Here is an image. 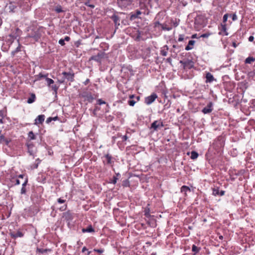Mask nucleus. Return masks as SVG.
<instances>
[{"mask_svg":"<svg viewBox=\"0 0 255 255\" xmlns=\"http://www.w3.org/2000/svg\"><path fill=\"white\" fill-rule=\"evenodd\" d=\"M21 50V45L19 43L17 47L13 51L11 52V54L12 56H14L16 53L19 52Z\"/></svg>","mask_w":255,"mask_h":255,"instance_id":"32","label":"nucleus"},{"mask_svg":"<svg viewBox=\"0 0 255 255\" xmlns=\"http://www.w3.org/2000/svg\"><path fill=\"white\" fill-rule=\"evenodd\" d=\"M207 18L205 14H199L195 17L194 28L197 31H199L204 27L207 23Z\"/></svg>","mask_w":255,"mask_h":255,"instance_id":"1","label":"nucleus"},{"mask_svg":"<svg viewBox=\"0 0 255 255\" xmlns=\"http://www.w3.org/2000/svg\"><path fill=\"white\" fill-rule=\"evenodd\" d=\"M127 139H128V136H127V135H125L122 137V141H126L127 140Z\"/></svg>","mask_w":255,"mask_h":255,"instance_id":"57","label":"nucleus"},{"mask_svg":"<svg viewBox=\"0 0 255 255\" xmlns=\"http://www.w3.org/2000/svg\"><path fill=\"white\" fill-rule=\"evenodd\" d=\"M201 248L196 246L195 245H192V252H194L195 254H198Z\"/></svg>","mask_w":255,"mask_h":255,"instance_id":"27","label":"nucleus"},{"mask_svg":"<svg viewBox=\"0 0 255 255\" xmlns=\"http://www.w3.org/2000/svg\"><path fill=\"white\" fill-rule=\"evenodd\" d=\"M52 121V118L49 117V118L47 119L46 122L48 124V123H50Z\"/></svg>","mask_w":255,"mask_h":255,"instance_id":"56","label":"nucleus"},{"mask_svg":"<svg viewBox=\"0 0 255 255\" xmlns=\"http://www.w3.org/2000/svg\"><path fill=\"white\" fill-rule=\"evenodd\" d=\"M45 120V116L44 115H39L35 120V125L42 124Z\"/></svg>","mask_w":255,"mask_h":255,"instance_id":"16","label":"nucleus"},{"mask_svg":"<svg viewBox=\"0 0 255 255\" xmlns=\"http://www.w3.org/2000/svg\"><path fill=\"white\" fill-rule=\"evenodd\" d=\"M48 74H46L44 75V74H42L41 73H40L39 74L35 76V80H34V81H39L41 78H46V77L48 76Z\"/></svg>","mask_w":255,"mask_h":255,"instance_id":"22","label":"nucleus"},{"mask_svg":"<svg viewBox=\"0 0 255 255\" xmlns=\"http://www.w3.org/2000/svg\"><path fill=\"white\" fill-rule=\"evenodd\" d=\"M162 24L160 23L159 21H156L154 23V27H156L157 26H160L161 27Z\"/></svg>","mask_w":255,"mask_h":255,"instance_id":"51","label":"nucleus"},{"mask_svg":"<svg viewBox=\"0 0 255 255\" xmlns=\"http://www.w3.org/2000/svg\"><path fill=\"white\" fill-rule=\"evenodd\" d=\"M168 50L167 46H165L160 51V54L163 56H166L167 55Z\"/></svg>","mask_w":255,"mask_h":255,"instance_id":"25","label":"nucleus"},{"mask_svg":"<svg viewBox=\"0 0 255 255\" xmlns=\"http://www.w3.org/2000/svg\"><path fill=\"white\" fill-rule=\"evenodd\" d=\"M191 40H190L188 41V45L185 47V49L186 50H189L191 49Z\"/></svg>","mask_w":255,"mask_h":255,"instance_id":"42","label":"nucleus"},{"mask_svg":"<svg viewBox=\"0 0 255 255\" xmlns=\"http://www.w3.org/2000/svg\"><path fill=\"white\" fill-rule=\"evenodd\" d=\"M36 99V96L34 94H31L30 97L28 99L27 102L28 104H31L33 103Z\"/></svg>","mask_w":255,"mask_h":255,"instance_id":"26","label":"nucleus"},{"mask_svg":"<svg viewBox=\"0 0 255 255\" xmlns=\"http://www.w3.org/2000/svg\"><path fill=\"white\" fill-rule=\"evenodd\" d=\"M67 206L66 204L62 206V207H61L60 208H59V210L61 211H64L65 210H66L67 209Z\"/></svg>","mask_w":255,"mask_h":255,"instance_id":"46","label":"nucleus"},{"mask_svg":"<svg viewBox=\"0 0 255 255\" xmlns=\"http://www.w3.org/2000/svg\"><path fill=\"white\" fill-rule=\"evenodd\" d=\"M232 46L234 47V48H236L238 46V44H236V42L235 41H233L232 42Z\"/></svg>","mask_w":255,"mask_h":255,"instance_id":"63","label":"nucleus"},{"mask_svg":"<svg viewBox=\"0 0 255 255\" xmlns=\"http://www.w3.org/2000/svg\"><path fill=\"white\" fill-rule=\"evenodd\" d=\"M164 126L162 122L160 121H155L151 125V128H153L154 130H157L158 128Z\"/></svg>","mask_w":255,"mask_h":255,"instance_id":"10","label":"nucleus"},{"mask_svg":"<svg viewBox=\"0 0 255 255\" xmlns=\"http://www.w3.org/2000/svg\"><path fill=\"white\" fill-rule=\"evenodd\" d=\"M85 4L87 6H88L91 7V8H92L95 7V5L94 4H90L89 2H86Z\"/></svg>","mask_w":255,"mask_h":255,"instance_id":"49","label":"nucleus"},{"mask_svg":"<svg viewBox=\"0 0 255 255\" xmlns=\"http://www.w3.org/2000/svg\"><path fill=\"white\" fill-rule=\"evenodd\" d=\"M254 61H255V58H254L253 57L250 56L246 59L245 63L251 64Z\"/></svg>","mask_w":255,"mask_h":255,"instance_id":"30","label":"nucleus"},{"mask_svg":"<svg viewBox=\"0 0 255 255\" xmlns=\"http://www.w3.org/2000/svg\"><path fill=\"white\" fill-rule=\"evenodd\" d=\"M228 17H229L228 13L225 14L223 17V22L222 23H226L228 20Z\"/></svg>","mask_w":255,"mask_h":255,"instance_id":"36","label":"nucleus"},{"mask_svg":"<svg viewBox=\"0 0 255 255\" xmlns=\"http://www.w3.org/2000/svg\"><path fill=\"white\" fill-rule=\"evenodd\" d=\"M136 102V101H135L133 100H129L128 101V104L130 106H133Z\"/></svg>","mask_w":255,"mask_h":255,"instance_id":"40","label":"nucleus"},{"mask_svg":"<svg viewBox=\"0 0 255 255\" xmlns=\"http://www.w3.org/2000/svg\"><path fill=\"white\" fill-rule=\"evenodd\" d=\"M198 155V153L197 152L192 151V159H196Z\"/></svg>","mask_w":255,"mask_h":255,"instance_id":"39","label":"nucleus"},{"mask_svg":"<svg viewBox=\"0 0 255 255\" xmlns=\"http://www.w3.org/2000/svg\"><path fill=\"white\" fill-rule=\"evenodd\" d=\"M64 40V41H69L70 40V38L69 36H66L65 37Z\"/></svg>","mask_w":255,"mask_h":255,"instance_id":"61","label":"nucleus"},{"mask_svg":"<svg viewBox=\"0 0 255 255\" xmlns=\"http://www.w3.org/2000/svg\"><path fill=\"white\" fill-rule=\"evenodd\" d=\"M10 237L15 239L16 238L18 237H22L23 236V234L22 232L20 231H18L16 233L15 232H11L10 233Z\"/></svg>","mask_w":255,"mask_h":255,"instance_id":"18","label":"nucleus"},{"mask_svg":"<svg viewBox=\"0 0 255 255\" xmlns=\"http://www.w3.org/2000/svg\"><path fill=\"white\" fill-rule=\"evenodd\" d=\"M117 179H118V178L114 176V178H113V180H112V183L114 184H116L117 183Z\"/></svg>","mask_w":255,"mask_h":255,"instance_id":"54","label":"nucleus"},{"mask_svg":"<svg viewBox=\"0 0 255 255\" xmlns=\"http://www.w3.org/2000/svg\"><path fill=\"white\" fill-rule=\"evenodd\" d=\"M225 192L224 190H221V191H219V196H223L225 194Z\"/></svg>","mask_w":255,"mask_h":255,"instance_id":"55","label":"nucleus"},{"mask_svg":"<svg viewBox=\"0 0 255 255\" xmlns=\"http://www.w3.org/2000/svg\"><path fill=\"white\" fill-rule=\"evenodd\" d=\"M242 174V171H238L237 172L236 171L235 173V175H236L237 176H239L240 175H241Z\"/></svg>","mask_w":255,"mask_h":255,"instance_id":"53","label":"nucleus"},{"mask_svg":"<svg viewBox=\"0 0 255 255\" xmlns=\"http://www.w3.org/2000/svg\"><path fill=\"white\" fill-rule=\"evenodd\" d=\"M232 18L233 21H236L238 19V17L237 14L235 13L230 15Z\"/></svg>","mask_w":255,"mask_h":255,"instance_id":"44","label":"nucleus"},{"mask_svg":"<svg viewBox=\"0 0 255 255\" xmlns=\"http://www.w3.org/2000/svg\"><path fill=\"white\" fill-rule=\"evenodd\" d=\"M82 96L83 97L86 98V99L89 102L91 103L94 100V97L92 95L91 93H86L85 95H83Z\"/></svg>","mask_w":255,"mask_h":255,"instance_id":"21","label":"nucleus"},{"mask_svg":"<svg viewBox=\"0 0 255 255\" xmlns=\"http://www.w3.org/2000/svg\"><path fill=\"white\" fill-rule=\"evenodd\" d=\"M20 193L21 194H25L26 193V188L25 187L22 186L21 189Z\"/></svg>","mask_w":255,"mask_h":255,"instance_id":"47","label":"nucleus"},{"mask_svg":"<svg viewBox=\"0 0 255 255\" xmlns=\"http://www.w3.org/2000/svg\"><path fill=\"white\" fill-rule=\"evenodd\" d=\"M254 40V37L253 36H250L249 37V41H250V42H252Z\"/></svg>","mask_w":255,"mask_h":255,"instance_id":"58","label":"nucleus"},{"mask_svg":"<svg viewBox=\"0 0 255 255\" xmlns=\"http://www.w3.org/2000/svg\"><path fill=\"white\" fill-rule=\"evenodd\" d=\"M82 232L83 233H91V232H94L95 230L92 227L91 225L89 226L87 228H83L82 229Z\"/></svg>","mask_w":255,"mask_h":255,"instance_id":"23","label":"nucleus"},{"mask_svg":"<svg viewBox=\"0 0 255 255\" xmlns=\"http://www.w3.org/2000/svg\"><path fill=\"white\" fill-rule=\"evenodd\" d=\"M188 191L189 192H190V188H189L188 187H187V186H183L181 187V192H182V193H184V192L185 193H186V192L187 191Z\"/></svg>","mask_w":255,"mask_h":255,"instance_id":"34","label":"nucleus"},{"mask_svg":"<svg viewBox=\"0 0 255 255\" xmlns=\"http://www.w3.org/2000/svg\"><path fill=\"white\" fill-rule=\"evenodd\" d=\"M171 23L173 25L174 27H176L178 25V22H177L176 19H171Z\"/></svg>","mask_w":255,"mask_h":255,"instance_id":"38","label":"nucleus"},{"mask_svg":"<svg viewBox=\"0 0 255 255\" xmlns=\"http://www.w3.org/2000/svg\"><path fill=\"white\" fill-rule=\"evenodd\" d=\"M142 13V12L139 10H136L135 12H132L130 13V19L134 20L135 18H138L139 15Z\"/></svg>","mask_w":255,"mask_h":255,"instance_id":"17","label":"nucleus"},{"mask_svg":"<svg viewBox=\"0 0 255 255\" xmlns=\"http://www.w3.org/2000/svg\"><path fill=\"white\" fill-rule=\"evenodd\" d=\"M10 181L14 185H17L20 184L19 180L15 177H11L10 178Z\"/></svg>","mask_w":255,"mask_h":255,"instance_id":"24","label":"nucleus"},{"mask_svg":"<svg viewBox=\"0 0 255 255\" xmlns=\"http://www.w3.org/2000/svg\"><path fill=\"white\" fill-rule=\"evenodd\" d=\"M221 28L219 27L220 31L219 32V35H224L227 36L229 33L227 32V24L226 23H221Z\"/></svg>","mask_w":255,"mask_h":255,"instance_id":"9","label":"nucleus"},{"mask_svg":"<svg viewBox=\"0 0 255 255\" xmlns=\"http://www.w3.org/2000/svg\"><path fill=\"white\" fill-rule=\"evenodd\" d=\"M65 76V79H67L68 81L72 82L74 81V73L70 72H63L62 73Z\"/></svg>","mask_w":255,"mask_h":255,"instance_id":"11","label":"nucleus"},{"mask_svg":"<svg viewBox=\"0 0 255 255\" xmlns=\"http://www.w3.org/2000/svg\"><path fill=\"white\" fill-rule=\"evenodd\" d=\"M57 201L60 204H62V203H64L65 202L66 200H63V199H62L61 198H59L57 200Z\"/></svg>","mask_w":255,"mask_h":255,"instance_id":"50","label":"nucleus"},{"mask_svg":"<svg viewBox=\"0 0 255 255\" xmlns=\"http://www.w3.org/2000/svg\"><path fill=\"white\" fill-rule=\"evenodd\" d=\"M200 38L199 36H198V35L197 34H192V39L193 38Z\"/></svg>","mask_w":255,"mask_h":255,"instance_id":"62","label":"nucleus"},{"mask_svg":"<svg viewBox=\"0 0 255 255\" xmlns=\"http://www.w3.org/2000/svg\"><path fill=\"white\" fill-rule=\"evenodd\" d=\"M3 113L2 111H0V124L3 123Z\"/></svg>","mask_w":255,"mask_h":255,"instance_id":"43","label":"nucleus"},{"mask_svg":"<svg viewBox=\"0 0 255 255\" xmlns=\"http://www.w3.org/2000/svg\"><path fill=\"white\" fill-rule=\"evenodd\" d=\"M212 103L210 102L208 104L206 107L203 109L202 112L205 114L210 113L213 110L212 108Z\"/></svg>","mask_w":255,"mask_h":255,"instance_id":"15","label":"nucleus"},{"mask_svg":"<svg viewBox=\"0 0 255 255\" xmlns=\"http://www.w3.org/2000/svg\"><path fill=\"white\" fill-rule=\"evenodd\" d=\"M188 38V37H186L185 38L183 35H179V38L178 39V41L180 42L183 41L184 39H186Z\"/></svg>","mask_w":255,"mask_h":255,"instance_id":"41","label":"nucleus"},{"mask_svg":"<svg viewBox=\"0 0 255 255\" xmlns=\"http://www.w3.org/2000/svg\"><path fill=\"white\" fill-rule=\"evenodd\" d=\"M88 251V249H87V248L86 247H84L83 248H82V253H84L85 252V251Z\"/></svg>","mask_w":255,"mask_h":255,"instance_id":"64","label":"nucleus"},{"mask_svg":"<svg viewBox=\"0 0 255 255\" xmlns=\"http://www.w3.org/2000/svg\"><path fill=\"white\" fill-rule=\"evenodd\" d=\"M0 142H4L6 143V144H8V143H9V141L5 138L3 135H1L0 136Z\"/></svg>","mask_w":255,"mask_h":255,"instance_id":"33","label":"nucleus"},{"mask_svg":"<svg viewBox=\"0 0 255 255\" xmlns=\"http://www.w3.org/2000/svg\"><path fill=\"white\" fill-rule=\"evenodd\" d=\"M132 1V0H118L117 3L122 8H126L131 4Z\"/></svg>","mask_w":255,"mask_h":255,"instance_id":"6","label":"nucleus"},{"mask_svg":"<svg viewBox=\"0 0 255 255\" xmlns=\"http://www.w3.org/2000/svg\"><path fill=\"white\" fill-rule=\"evenodd\" d=\"M45 80L47 82V86L51 89L55 94H57L58 90L59 87V86H57L56 84H54V81L52 79L46 77Z\"/></svg>","mask_w":255,"mask_h":255,"instance_id":"3","label":"nucleus"},{"mask_svg":"<svg viewBox=\"0 0 255 255\" xmlns=\"http://www.w3.org/2000/svg\"><path fill=\"white\" fill-rule=\"evenodd\" d=\"M214 80H215L214 78L211 73L208 72L206 74V83H211Z\"/></svg>","mask_w":255,"mask_h":255,"instance_id":"19","label":"nucleus"},{"mask_svg":"<svg viewBox=\"0 0 255 255\" xmlns=\"http://www.w3.org/2000/svg\"><path fill=\"white\" fill-rule=\"evenodd\" d=\"M157 98V95L155 93H152L151 95L145 98V103L146 105H150Z\"/></svg>","mask_w":255,"mask_h":255,"instance_id":"8","label":"nucleus"},{"mask_svg":"<svg viewBox=\"0 0 255 255\" xmlns=\"http://www.w3.org/2000/svg\"><path fill=\"white\" fill-rule=\"evenodd\" d=\"M213 195L216 196H219V188H213Z\"/></svg>","mask_w":255,"mask_h":255,"instance_id":"35","label":"nucleus"},{"mask_svg":"<svg viewBox=\"0 0 255 255\" xmlns=\"http://www.w3.org/2000/svg\"><path fill=\"white\" fill-rule=\"evenodd\" d=\"M26 145L27 147L28 152L29 153L30 155H33L34 154V150L33 148L34 147V144L32 143V142L30 141H27L26 143Z\"/></svg>","mask_w":255,"mask_h":255,"instance_id":"14","label":"nucleus"},{"mask_svg":"<svg viewBox=\"0 0 255 255\" xmlns=\"http://www.w3.org/2000/svg\"><path fill=\"white\" fill-rule=\"evenodd\" d=\"M28 138L30 140H34L36 139V136L32 131H30L28 132Z\"/></svg>","mask_w":255,"mask_h":255,"instance_id":"29","label":"nucleus"},{"mask_svg":"<svg viewBox=\"0 0 255 255\" xmlns=\"http://www.w3.org/2000/svg\"><path fill=\"white\" fill-rule=\"evenodd\" d=\"M48 251H50V249H44L41 248H37L36 252L40 254H43L47 252Z\"/></svg>","mask_w":255,"mask_h":255,"instance_id":"31","label":"nucleus"},{"mask_svg":"<svg viewBox=\"0 0 255 255\" xmlns=\"http://www.w3.org/2000/svg\"><path fill=\"white\" fill-rule=\"evenodd\" d=\"M102 158L103 159V163L105 164H112V160L113 157L110 154H106L104 155L103 156V157H102Z\"/></svg>","mask_w":255,"mask_h":255,"instance_id":"13","label":"nucleus"},{"mask_svg":"<svg viewBox=\"0 0 255 255\" xmlns=\"http://www.w3.org/2000/svg\"><path fill=\"white\" fill-rule=\"evenodd\" d=\"M111 18L114 21L116 25L119 26L120 25V17L118 15H117L116 14H114L111 17Z\"/></svg>","mask_w":255,"mask_h":255,"instance_id":"20","label":"nucleus"},{"mask_svg":"<svg viewBox=\"0 0 255 255\" xmlns=\"http://www.w3.org/2000/svg\"><path fill=\"white\" fill-rule=\"evenodd\" d=\"M103 104H106L108 109L109 108V105L108 103H107L105 101H103L101 99H98L97 100V103L95 106V108L93 112V114L94 116H96L97 112L100 110V108L98 106V105H101Z\"/></svg>","mask_w":255,"mask_h":255,"instance_id":"4","label":"nucleus"},{"mask_svg":"<svg viewBox=\"0 0 255 255\" xmlns=\"http://www.w3.org/2000/svg\"><path fill=\"white\" fill-rule=\"evenodd\" d=\"M180 63L183 65L184 69L187 70L191 69V60L184 59L181 61Z\"/></svg>","mask_w":255,"mask_h":255,"instance_id":"12","label":"nucleus"},{"mask_svg":"<svg viewBox=\"0 0 255 255\" xmlns=\"http://www.w3.org/2000/svg\"><path fill=\"white\" fill-rule=\"evenodd\" d=\"M64 81H65V78H63L61 80H58V82L60 84H62V83H64Z\"/></svg>","mask_w":255,"mask_h":255,"instance_id":"60","label":"nucleus"},{"mask_svg":"<svg viewBox=\"0 0 255 255\" xmlns=\"http://www.w3.org/2000/svg\"><path fill=\"white\" fill-rule=\"evenodd\" d=\"M90 82V80L89 79H87L85 82H84V84L85 85H87Z\"/></svg>","mask_w":255,"mask_h":255,"instance_id":"59","label":"nucleus"},{"mask_svg":"<svg viewBox=\"0 0 255 255\" xmlns=\"http://www.w3.org/2000/svg\"><path fill=\"white\" fill-rule=\"evenodd\" d=\"M104 52H100L98 53L97 55L91 56L89 59V61L94 60L96 62L101 63L102 60L104 58Z\"/></svg>","mask_w":255,"mask_h":255,"instance_id":"7","label":"nucleus"},{"mask_svg":"<svg viewBox=\"0 0 255 255\" xmlns=\"http://www.w3.org/2000/svg\"><path fill=\"white\" fill-rule=\"evenodd\" d=\"M172 26H169L166 24L163 23L161 25V28L163 30L169 31L172 29Z\"/></svg>","mask_w":255,"mask_h":255,"instance_id":"28","label":"nucleus"},{"mask_svg":"<svg viewBox=\"0 0 255 255\" xmlns=\"http://www.w3.org/2000/svg\"><path fill=\"white\" fill-rule=\"evenodd\" d=\"M59 43L62 46H64L65 44V41L63 39H60L59 40Z\"/></svg>","mask_w":255,"mask_h":255,"instance_id":"48","label":"nucleus"},{"mask_svg":"<svg viewBox=\"0 0 255 255\" xmlns=\"http://www.w3.org/2000/svg\"><path fill=\"white\" fill-rule=\"evenodd\" d=\"M211 35V33L207 32L199 35V37L208 38Z\"/></svg>","mask_w":255,"mask_h":255,"instance_id":"37","label":"nucleus"},{"mask_svg":"<svg viewBox=\"0 0 255 255\" xmlns=\"http://www.w3.org/2000/svg\"><path fill=\"white\" fill-rule=\"evenodd\" d=\"M41 36L39 30L38 29H35L28 33L27 37L32 38L35 41H37L41 37Z\"/></svg>","mask_w":255,"mask_h":255,"instance_id":"5","label":"nucleus"},{"mask_svg":"<svg viewBox=\"0 0 255 255\" xmlns=\"http://www.w3.org/2000/svg\"><path fill=\"white\" fill-rule=\"evenodd\" d=\"M94 251L95 252H97L98 253H99V254H102L104 252V250L103 249H94Z\"/></svg>","mask_w":255,"mask_h":255,"instance_id":"45","label":"nucleus"},{"mask_svg":"<svg viewBox=\"0 0 255 255\" xmlns=\"http://www.w3.org/2000/svg\"><path fill=\"white\" fill-rule=\"evenodd\" d=\"M224 145L223 138L221 137H218L214 141L212 146L217 152H220L222 150Z\"/></svg>","mask_w":255,"mask_h":255,"instance_id":"2","label":"nucleus"},{"mask_svg":"<svg viewBox=\"0 0 255 255\" xmlns=\"http://www.w3.org/2000/svg\"><path fill=\"white\" fill-rule=\"evenodd\" d=\"M27 183H28V179H27V178H26L25 179V181L24 182V183H22V186L25 187V186L27 185Z\"/></svg>","mask_w":255,"mask_h":255,"instance_id":"52","label":"nucleus"}]
</instances>
